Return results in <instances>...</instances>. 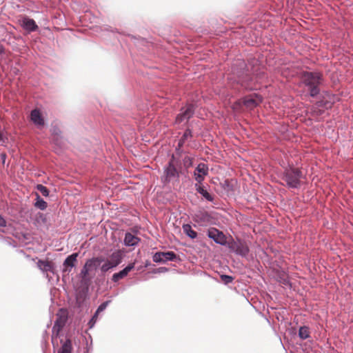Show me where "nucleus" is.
Listing matches in <instances>:
<instances>
[{
    "label": "nucleus",
    "instance_id": "1",
    "mask_svg": "<svg viewBox=\"0 0 353 353\" xmlns=\"http://www.w3.org/2000/svg\"><path fill=\"white\" fill-rule=\"evenodd\" d=\"M265 77L264 72H259L257 68L251 73L244 61L237 60L232 66V75L228 79L236 82L245 90H252L254 88L253 83L255 79H261Z\"/></svg>",
    "mask_w": 353,
    "mask_h": 353
},
{
    "label": "nucleus",
    "instance_id": "2",
    "mask_svg": "<svg viewBox=\"0 0 353 353\" xmlns=\"http://www.w3.org/2000/svg\"><path fill=\"white\" fill-rule=\"evenodd\" d=\"M302 80L304 85L308 88L310 97H315L320 93L319 86L323 82L321 73L319 72H303Z\"/></svg>",
    "mask_w": 353,
    "mask_h": 353
},
{
    "label": "nucleus",
    "instance_id": "3",
    "mask_svg": "<svg viewBox=\"0 0 353 353\" xmlns=\"http://www.w3.org/2000/svg\"><path fill=\"white\" fill-rule=\"evenodd\" d=\"M283 169L282 179L285 182L286 186L288 188L299 189L303 176L301 169L290 165L283 167Z\"/></svg>",
    "mask_w": 353,
    "mask_h": 353
},
{
    "label": "nucleus",
    "instance_id": "4",
    "mask_svg": "<svg viewBox=\"0 0 353 353\" xmlns=\"http://www.w3.org/2000/svg\"><path fill=\"white\" fill-rule=\"evenodd\" d=\"M177 168H181V160L172 154L168 164L163 168V175L161 180L165 185L172 181H179L180 175Z\"/></svg>",
    "mask_w": 353,
    "mask_h": 353
},
{
    "label": "nucleus",
    "instance_id": "5",
    "mask_svg": "<svg viewBox=\"0 0 353 353\" xmlns=\"http://www.w3.org/2000/svg\"><path fill=\"white\" fill-rule=\"evenodd\" d=\"M226 247L229 249L230 252L234 253L241 257H247L250 252V248L247 242L239 238L234 239L230 236Z\"/></svg>",
    "mask_w": 353,
    "mask_h": 353
},
{
    "label": "nucleus",
    "instance_id": "6",
    "mask_svg": "<svg viewBox=\"0 0 353 353\" xmlns=\"http://www.w3.org/2000/svg\"><path fill=\"white\" fill-rule=\"evenodd\" d=\"M195 110L196 105L192 103H187L185 105L182 106L175 117V124H187L190 119L193 117Z\"/></svg>",
    "mask_w": 353,
    "mask_h": 353
},
{
    "label": "nucleus",
    "instance_id": "7",
    "mask_svg": "<svg viewBox=\"0 0 353 353\" xmlns=\"http://www.w3.org/2000/svg\"><path fill=\"white\" fill-rule=\"evenodd\" d=\"M154 263H166L167 261L177 262L181 261L179 256L172 251L157 252L152 256Z\"/></svg>",
    "mask_w": 353,
    "mask_h": 353
},
{
    "label": "nucleus",
    "instance_id": "8",
    "mask_svg": "<svg viewBox=\"0 0 353 353\" xmlns=\"http://www.w3.org/2000/svg\"><path fill=\"white\" fill-rule=\"evenodd\" d=\"M207 236L209 239L213 240L216 243L221 245L227 246L228 240L222 231H220L215 228H210L207 231Z\"/></svg>",
    "mask_w": 353,
    "mask_h": 353
},
{
    "label": "nucleus",
    "instance_id": "9",
    "mask_svg": "<svg viewBox=\"0 0 353 353\" xmlns=\"http://www.w3.org/2000/svg\"><path fill=\"white\" fill-rule=\"evenodd\" d=\"M18 21L21 28L28 32H35L39 29L35 21L26 16L21 17Z\"/></svg>",
    "mask_w": 353,
    "mask_h": 353
},
{
    "label": "nucleus",
    "instance_id": "10",
    "mask_svg": "<svg viewBox=\"0 0 353 353\" xmlns=\"http://www.w3.org/2000/svg\"><path fill=\"white\" fill-rule=\"evenodd\" d=\"M78 252H74L68 256L63 263L62 272L65 274H69L73 268L76 266L77 262Z\"/></svg>",
    "mask_w": 353,
    "mask_h": 353
},
{
    "label": "nucleus",
    "instance_id": "11",
    "mask_svg": "<svg viewBox=\"0 0 353 353\" xmlns=\"http://www.w3.org/2000/svg\"><path fill=\"white\" fill-rule=\"evenodd\" d=\"M262 101V97L256 94L254 95H250L248 97H245L242 99L243 104L250 108H253L256 107Z\"/></svg>",
    "mask_w": 353,
    "mask_h": 353
},
{
    "label": "nucleus",
    "instance_id": "12",
    "mask_svg": "<svg viewBox=\"0 0 353 353\" xmlns=\"http://www.w3.org/2000/svg\"><path fill=\"white\" fill-rule=\"evenodd\" d=\"M30 120L38 127L43 126L45 124L44 119L39 109H34L30 112Z\"/></svg>",
    "mask_w": 353,
    "mask_h": 353
},
{
    "label": "nucleus",
    "instance_id": "13",
    "mask_svg": "<svg viewBox=\"0 0 353 353\" xmlns=\"http://www.w3.org/2000/svg\"><path fill=\"white\" fill-rule=\"evenodd\" d=\"M134 268V263H129L125 268H124L122 270L119 272L114 273L112 275V281L114 283L118 282L120 279L126 276L128 273Z\"/></svg>",
    "mask_w": 353,
    "mask_h": 353
},
{
    "label": "nucleus",
    "instance_id": "14",
    "mask_svg": "<svg viewBox=\"0 0 353 353\" xmlns=\"http://www.w3.org/2000/svg\"><path fill=\"white\" fill-rule=\"evenodd\" d=\"M105 261V258L103 256L92 257L85 261L86 266L88 267L90 270H96L101 264Z\"/></svg>",
    "mask_w": 353,
    "mask_h": 353
},
{
    "label": "nucleus",
    "instance_id": "15",
    "mask_svg": "<svg viewBox=\"0 0 353 353\" xmlns=\"http://www.w3.org/2000/svg\"><path fill=\"white\" fill-rule=\"evenodd\" d=\"M195 190L196 191L200 194L205 199L208 201H213L214 197L213 196L208 192L205 188L201 185H199L198 183H195Z\"/></svg>",
    "mask_w": 353,
    "mask_h": 353
},
{
    "label": "nucleus",
    "instance_id": "16",
    "mask_svg": "<svg viewBox=\"0 0 353 353\" xmlns=\"http://www.w3.org/2000/svg\"><path fill=\"white\" fill-rule=\"evenodd\" d=\"M140 239L130 232H126L123 239L124 245L126 246H134L138 244Z\"/></svg>",
    "mask_w": 353,
    "mask_h": 353
},
{
    "label": "nucleus",
    "instance_id": "17",
    "mask_svg": "<svg viewBox=\"0 0 353 353\" xmlns=\"http://www.w3.org/2000/svg\"><path fill=\"white\" fill-rule=\"evenodd\" d=\"M122 258V253L121 251L118 250L112 252L110 256V259L108 260L114 266V268H116L121 263Z\"/></svg>",
    "mask_w": 353,
    "mask_h": 353
},
{
    "label": "nucleus",
    "instance_id": "18",
    "mask_svg": "<svg viewBox=\"0 0 353 353\" xmlns=\"http://www.w3.org/2000/svg\"><path fill=\"white\" fill-rule=\"evenodd\" d=\"M66 320V317L58 316L52 327V332H57V334H58L60 332V330L64 327Z\"/></svg>",
    "mask_w": 353,
    "mask_h": 353
},
{
    "label": "nucleus",
    "instance_id": "19",
    "mask_svg": "<svg viewBox=\"0 0 353 353\" xmlns=\"http://www.w3.org/2000/svg\"><path fill=\"white\" fill-rule=\"evenodd\" d=\"M39 268L46 272H53L54 267L51 262L48 261L39 260L37 263Z\"/></svg>",
    "mask_w": 353,
    "mask_h": 353
},
{
    "label": "nucleus",
    "instance_id": "20",
    "mask_svg": "<svg viewBox=\"0 0 353 353\" xmlns=\"http://www.w3.org/2000/svg\"><path fill=\"white\" fill-rule=\"evenodd\" d=\"M183 233L190 237L191 239H194L197 237V232L194 231L190 224H183L182 226Z\"/></svg>",
    "mask_w": 353,
    "mask_h": 353
},
{
    "label": "nucleus",
    "instance_id": "21",
    "mask_svg": "<svg viewBox=\"0 0 353 353\" xmlns=\"http://www.w3.org/2000/svg\"><path fill=\"white\" fill-rule=\"evenodd\" d=\"M192 137V130L190 128H187L181 137L179 139L178 143H179V146H183L185 142Z\"/></svg>",
    "mask_w": 353,
    "mask_h": 353
},
{
    "label": "nucleus",
    "instance_id": "22",
    "mask_svg": "<svg viewBox=\"0 0 353 353\" xmlns=\"http://www.w3.org/2000/svg\"><path fill=\"white\" fill-rule=\"evenodd\" d=\"M72 341L70 339H67L62 344L60 350L58 351V353H72Z\"/></svg>",
    "mask_w": 353,
    "mask_h": 353
},
{
    "label": "nucleus",
    "instance_id": "23",
    "mask_svg": "<svg viewBox=\"0 0 353 353\" xmlns=\"http://www.w3.org/2000/svg\"><path fill=\"white\" fill-rule=\"evenodd\" d=\"M90 271V269L88 266H86L85 263L79 273V278L81 279L82 283H87L90 281V278L88 277Z\"/></svg>",
    "mask_w": 353,
    "mask_h": 353
},
{
    "label": "nucleus",
    "instance_id": "24",
    "mask_svg": "<svg viewBox=\"0 0 353 353\" xmlns=\"http://www.w3.org/2000/svg\"><path fill=\"white\" fill-rule=\"evenodd\" d=\"M34 206L41 210H44L48 207L47 202H46L38 193H36V202L34 203Z\"/></svg>",
    "mask_w": 353,
    "mask_h": 353
},
{
    "label": "nucleus",
    "instance_id": "25",
    "mask_svg": "<svg viewBox=\"0 0 353 353\" xmlns=\"http://www.w3.org/2000/svg\"><path fill=\"white\" fill-rule=\"evenodd\" d=\"M206 176L208 174V167L203 163H200L195 168L194 173Z\"/></svg>",
    "mask_w": 353,
    "mask_h": 353
},
{
    "label": "nucleus",
    "instance_id": "26",
    "mask_svg": "<svg viewBox=\"0 0 353 353\" xmlns=\"http://www.w3.org/2000/svg\"><path fill=\"white\" fill-rule=\"evenodd\" d=\"M299 337L301 340H305L310 337L309 327L307 326H301L299 330Z\"/></svg>",
    "mask_w": 353,
    "mask_h": 353
},
{
    "label": "nucleus",
    "instance_id": "27",
    "mask_svg": "<svg viewBox=\"0 0 353 353\" xmlns=\"http://www.w3.org/2000/svg\"><path fill=\"white\" fill-rule=\"evenodd\" d=\"M102 263L103 264L100 267V270L102 274H105L110 270L114 268V266L108 261V259H105V261H103Z\"/></svg>",
    "mask_w": 353,
    "mask_h": 353
},
{
    "label": "nucleus",
    "instance_id": "28",
    "mask_svg": "<svg viewBox=\"0 0 353 353\" xmlns=\"http://www.w3.org/2000/svg\"><path fill=\"white\" fill-rule=\"evenodd\" d=\"M183 164V166L188 170L192 165V159L190 157L186 155L182 159V162L181 161V165Z\"/></svg>",
    "mask_w": 353,
    "mask_h": 353
},
{
    "label": "nucleus",
    "instance_id": "29",
    "mask_svg": "<svg viewBox=\"0 0 353 353\" xmlns=\"http://www.w3.org/2000/svg\"><path fill=\"white\" fill-rule=\"evenodd\" d=\"M36 189L41 192L43 196H48L50 191L49 190L42 184H38L36 186Z\"/></svg>",
    "mask_w": 353,
    "mask_h": 353
},
{
    "label": "nucleus",
    "instance_id": "30",
    "mask_svg": "<svg viewBox=\"0 0 353 353\" xmlns=\"http://www.w3.org/2000/svg\"><path fill=\"white\" fill-rule=\"evenodd\" d=\"M110 303V301H104L103 303H102L101 304H100L96 310L97 314H99L100 312H103L106 309V307L108 306Z\"/></svg>",
    "mask_w": 353,
    "mask_h": 353
},
{
    "label": "nucleus",
    "instance_id": "31",
    "mask_svg": "<svg viewBox=\"0 0 353 353\" xmlns=\"http://www.w3.org/2000/svg\"><path fill=\"white\" fill-rule=\"evenodd\" d=\"M50 132L52 135L57 137H59L61 134V130L57 125H52Z\"/></svg>",
    "mask_w": 353,
    "mask_h": 353
},
{
    "label": "nucleus",
    "instance_id": "32",
    "mask_svg": "<svg viewBox=\"0 0 353 353\" xmlns=\"http://www.w3.org/2000/svg\"><path fill=\"white\" fill-rule=\"evenodd\" d=\"M221 279L225 284H229L232 282L234 278L232 276L222 274L221 275Z\"/></svg>",
    "mask_w": 353,
    "mask_h": 353
},
{
    "label": "nucleus",
    "instance_id": "33",
    "mask_svg": "<svg viewBox=\"0 0 353 353\" xmlns=\"http://www.w3.org/2000/svg\"><path fill=\"white\" fill-rule=\"evenodd\" d=\"M98 315H99V314H97V312H95L94 315L91 318V319L89 321L88 325H89L90 328H92L94 326V325L97 321Z\"/></svg>",
    "mask_w": 353,
    "mask_h": 353
},
{
    "label": "nucleus",
    "instance_id": "34",
    "mask_svg": "<svg viewBox=\"0 0 353 353\" xmlns=\"http://www.w3.org/2000/svg\"><path fill=\"white\" fill-rule=\"evenodd\" d=\"M183 147V146H179V143H177V145L175 148L176 154L174 155L176 156V158H179V160H180V158L181 157L182 153L183 152V151L182 150Z\"/></svg>",
    "mask_w": 353,
    "mask_h": 353
},
{
    "label": "nucleus",
    "instance_id": "35",
    "mask_svg": "<svg viewBox=\"0 0 353 353\" xmlns=\"http://www.w3.org/2000/svg\"><path fill=\"white\" fill-rule=\"evenodd\" d=\"M194 179L196 181V183L201 185L204 180V175H200L197 172L196 174L194 173Z\"/></svg>",
    "mask_w": 353,
    "mask_h": 353
},
{
    "label": "nucleus",
    "instance_id": "36",
    "mask_svg": "<svg viewBox=\"0 0 353 353\" xmlns=\"http://www.w3.org/2000/svg\"><path fill=\"white\" fill-rule=\"evenodd\" d=\"M168 271V268L165 267H160L158 268L154 269L152 272L154 274H161V273H165Z\"/></svg>",
    "mask_w": 353,
    "mask_h": 353
},
{
    "label": "nucleus",
    "instance_id": "37",
    "mask_svg": "<svg viewBox=\"0 0 353 353\" xmlns=\"http://www.w3.org/2000/svg\"><path fill=\"white\" fill-rule=\"evenodd\" d=\"M6 225V221L1 215H0V226L5 227Z\"/></svg>",
    "mask_w": 353,
    "mask_h": 353
},
{
    "label": "nucleus",
    "instance_id": "38",
    "mask_svg": "<svg viewBox=\"0 0 353 353\" xmlns=\"http://www.w3.org/2000/svg\"><path fill=\"white\" fill-rule=\"evenodd\" d=\"M5 49L3 45L0 43V54H2L4 53Z\"/></svg>",
    "mask_w": 353,
    "mask_h": 353
},
{
    "label": "nucleus",
    "instance_id": "39",
    "mask_svg": "<svg viewBox=\"0 0 353 353\" xmlns=\"http://www.w3.org/2000/svg\"><path fill=\"white\" fill-rule=\"evenodd\" d=\"M3 141V134L0 132V142Z\"/></svg>",
    "mask_w": 353,
    "mask_h": 353
},
{
    "label": "nucleus",
    "instance_id": "40",
    "mask_svg": "<svg viewBox=\"0 0 353 353\" xmlns=\"http://www.w3.org/2000/svg\"><path fill=\"white\" fill-rule=\"evenodd\" d=\"M283 284L288 285V284H290V281L288 279H284Z\"/></svg>",
    "mask_w": 353,
    "mask_h": 353
},
{
    "label": "nucleus",
    "instance_id": "41",
    "mask_svg": "<svg viewBox=\"0 0 353 353\" xmlns=\"http://www.w3.org/2000/svg\"><path fill=\"white\" fill-rule=\"evenodd\" d=\"M1 156L4 158L6 157V154H2Z\"/></svg>",
    "mask_w": 353,
    "mask_h": 353
}]
</instances>
